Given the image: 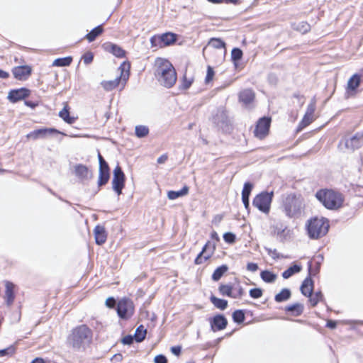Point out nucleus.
Returning <instances> with one entry per match:
<instances>
[{"instance_id": "56", "label": "nucleus", "mask_w": 363, "mask_h": 363, "mask_svg": "<svg viewBox=\"0 0 363 363\" xmlns=\"http://www.w3.org/2000/svg\"><path fill=\"white\" fill-rule=\"evenodd\" d=\"M181 350L182 347L180 346H174L171 347L172 352L177 356L180 354Z\"/></svg>"}, {"instance_id": "10", "label": "nucleus", "mask_w": 363, "mask_h": 363, "mask_svg": "<svg viewBox=\"0 0 363 363\" xmlns=\"http://www.w3.org/2000/svg\"><path fill=\"white\" fill-rule=\"evenodd\" d=\"M271 124V118L269 117L261 118L257 123L254 130L255 136L262 139L268 134Z\"/></svg>"}, {"instance_id": "12", "label": "nucleus", "mask_w": 363, "mask_h": 363, "mask_svg": "<svg viewBox=\"0 0 363 363\" xmlns=\"http://www.w3.org/2000/svg\"><path fill=\"white\" fill-rule=\"evenodd\" d=\"M209 323L211 330L213 332L224 330L228 325V320L226 318L221 314L216 315L214 317L209 320Z\"/></svg>"}, {"instance_id": "46", "label": "nucleus", "mask_w": 363, "mask_h": 363, "mask_svg": "<svg viewBox=\"0 0 363 363\" xmlns=\"http://www.w3.org/2000/svg\"><path fill=\"white\" fill-rule=\"evenodd\" d=\"M242 57V51L240 48H233L231 52V57L234 61L240 60Z\"/></svg>"}, {"instance_id": "20", "label": "nucleus", "mask_w": 363, "mask_h": 363, "mask_svg": "<svg viewBox=\"0 0 363 363\" xmlns=\"http://www.w3.org/2000/svg\"><path fill=\"white\" fill-rule=\"evenodd\" d=\"M306 228L308 235L311 238H318V218L313 217L308 220Z\"/></svg>"}, {"instance_id": "42", "label": "nucleus", "mask_w": 363, "mask_h": 363, "mask_svg": "<svg viewBox=\"0 0 363 363\" xmlns=\"http://www.w3.org/2000/svg\"><path fill=\"white\" fill-rule=\"evenodd\" d=\"M208 45L216 49L225 48V43L219 38H211L208 43Z\"/></svg>"}, {"instance_id": "21", "label": "nucleus", "mask_w": 363, "mask_h": 363, "mask_svg": "<svg viewBox=\"0 0 363 363\" xmlns=\"http://www.w3.org/2000/svg\"><path fill=\"white\" fill-rule=\"evenodd\" d=\"M95 241L97 245L104 244L107 238V234L104 227L101 225H96L94 230Z\"/></svg>"}, {"instance_id": "53", "label": "nucleus", "mask_w": 363, "mask_h": 363, "mask_svg": "<svg viewBox=\"0 0 363 363\" xmlns=\"http://www.w3.org/2000/svg\"><path fill=\"white\" fill-rule=\"evenodd\" d=\"M192 84V79H188L185 76L184 77L182 87L183 89H188Z\"/></svg>"}, {"instance_id": "5", "label": "nucleus", "mask_w": 363, "mask_h": 363, "mask_svg": "<svg viewBox=\"0 0 363 363\" xmlns=\"http://www.w3.org/2000/svg\"><path fill=\"white\" fill-rule=\"evenodd\" d=\"M273 192L262 191L257 194L252 201V205L260 211L268 213L270 210L273 198Z\"/></svg>"}, {"instance_id": "6", "label": "nucleus", "mask_w": 363, "mask_h": 363, "mask_svg": "<svg viewBox=\"0 0 363 363\" xmlns=\"http://www.w3.org/2000/svg\"><path fill=\"white\" fill-rule=\"evenodd\" d=\"M121 69V74L113 80L103 81L101 86L106 91H111L115 89L120 83L121 81L125 82L129 77L130 65L123 62L119 67Z\"/></svg>"}, {"instance_id": "23", "label": "nucleus", "mask_w": 363, "mask_h": 363, "mask_svg": "<svg viewBox=\"0 0 363 363\" xmlns=\"http://www.w3.org/2000/svg\"><path fill=\"white\" fill-rule=\"evenodd\" d=\"M239 99L245 105H249L254 101L255 93L252 89H244L240 93Z\"/></svg>"}, {"instance_id": "26", "label": "nucleus", "mask_w": 363, "mask_h": 363, "mask_svg": "<svg viewBox=\"0 0 363 363\" xmlns=\"http://www.w3.org/2000/svg\"><path fill=\"white\" fill-rule=\"evenodd\" d=\"M161 36L163 47L170 45L177 40V35L172 33H166Z\"/></svg>"}, {"instance_id": "11", "label": "nucleus", "mask_w": 363, "mask_h": 363, "mask_svg": "<svg viewBox=\"0 0 363 363\" xmlns=\"http://www.w3.org/2000/svg\"><path fill=\"white\" fill-rule=\"evenodd\" d=\"M54 133L59 134L61 133L55 128H44L37 129V130H35L29 133L28 134H27L26 137L28 139L37 140L38 138H45L48 136L51 135Z\"/></svg>"}, {"instance_id": "8", "label": "nucleus", "mask_w": 363, "mask_h": 363, "mask_svg": "<svg viewBox=\"0 0 363 363\" xmlns=\"http://www.w3.org/2000/svg\"><path fill=\"white\" fill-rule=\"evenodd\" d=\"M125 174L121 167L118 164L113 169V177L112 179L113 189L120 195L125 185Z\"/></svg>"}, {"instance_id": "7", "label": "nucleus", "mask_w": 363, "mask_h": 363, "mask_svg": "<svg viewBox=\"0 0 363 363\" xmlns=\"http://www.w3.org/2000/svg\"><path fill=\"white\" fill-rule=\"evenodd\" d=\"M117 314L121 318L127 320L134 313V306L133 301L127 298L119 300L116 307Z\"/></svg>"}, {"instance_id": "44", "label": "nucleus", "mask_w": 363, "mask_h": 363, "mask_svg": "<svg viewBox=\"0 0 363 363\" xmlns=\"http://www.w3.org/2000/svg\"><path fill=\"white\" fill-rule=\"evenodd\" d=\"M150 43L152 48H162V36L160 35H154L150 38Z\"/></svg>"}, {"instance_id": "24", "label": "nucleus", "mask_w": 363, "mask_h": 363, "mask_svg": "<svg viewBox=\"0 0 363 363\" xmlns=\"http://www.w3.org/2000/svg\"><path fill=\"white\" fill-rule=\"evenodd\" d=\"M301 291L306 296H311L313 291V281L310 277H307L301 286Z\"/></svg>"}, {"instance_id": "9", "label": "nucleus", "mask_w": 363, "mask_h": 363, "mask_svg": "<svg viewBox=\"0 0 363 363\" xmlns=\"http://www.w3.org/2000/svg\"><path fill=\"white\" fill-rule=\"evenodd\" d=\"M363 145V135L356 134L350 139H345L340 143L339 147L341 150L347 149L354 150Z\"/></svg>"}, {"instance_id": "45", "label": "nucleus", "mask_w": 363, "mask_h": 363, "mask_svg": "<svg viewBox=\"0 0 363 363\" xmlns=\"http://www.w3.org/2000/svg\"><path fill=\"white\" fill-rule=\"evenodd\" d=\"M253 188L252 184L250 182H245L242 191V196L250 197V193Z\"/></svg>"}, {"instance_id": "22", "label": "nucleus", "mask_w": 363, "mask_h": 363, "mask_svg": "<svg viewBox=\"0 0 363 363\" xmlns=\"http://www.w3.org/2000/svg\"><path fill=\"white\" fill-rule=\"evenodd\" d=\"M6 291H5V300L8 306L13 303L15 295L13 292L14 284L10 281H6L5 283Z\"/></svg>"}, {"instance_id": "18", "label": "nucleus", "mask_w": 363, "mask_h": 363, "mask_svg": "<svg viewBox=\"0 0 363 363\" xmlns=\"http://www.w3.org/2000/svg\"><path fill=\"white\" fill-rule=\"evenodd\" d=\"M103 48L106 52L113 54L117 57H125V51L116 44L112 43H106L103 45Z\"/></svg>"}, {"instance_id": "30", "label": "nucleus", "mask_w": 363, "mask_h": 363, "mask_svg": "<svg viewBox=\"0 0 363 363\" xmlns=\"http://www.w3.org/2000/svg\"><path fill=\"white\" fill-rule=\"evenodd\" d=\"M228 267L225 264L218 267L213 272L212 274V279L213 281H218L223 277V275L228 271Z\"/></svg>"}, {"instance_id": "58", "label": "nucleus", "mask_w": 363, "mask_h": 363, "mask_svg": "<svg viewBox=\"0 0 363 363\" xmlns=\"http://www.w3.org/2000/svg\"><path fill=\"white\" fill-rule=\"evenodd\" d=\"M314 111H315V106L314 105H311V106H309L308 107L307 111L306 113V115H308V116H313Z\"/></svg>"}, {"instance_id": "55", "label": "nucleus", "mask_w": 363, "mask_h": 363, "mask_svg": "<svg viewBox=\"0 0 363 363\" xmlns=\"http://www.w3.org/2000/svg\"><path fill=\"white\" fill-rule=\"evenodd\" d=\"M247 269L248 271L255 272L258 269V265L256 263L249 262L247 264Z\"/></svg>"}, {"instance_id": "60", "label": "nucleus", "mask_w": 363, "mask_h": 363, "mask_svg": "<svg viewBox=\"0 0 363 363\" xmlns=\"http://www.w3.org/2000/svg\"><path fill=\"white\" fill-rule=\"evenodd\" d=\"M242 201L245 208H248L250 206L249 197L242 196Z\"/></svg>"}, {"instance_id": "33", "label": "nucleus", "mask_w": 363, "mask_h": 363, "mask_svg": "<svg viewBox=\"0 0 363 363\" xmlns=\"http://www.w3.org/2000/svg\"><path fill=\"white\" fill-rule=\"evenodd\" d=\"M211 303L217 308L220 310H225L228 306V301L224 299L216 298L212 296L211 298Z\"/></svg>"}, {"instance_id": "36", "label": "nucleus", "mask_w": 363, "mask_h": 363, "mask_svg": "<svg viewBox=\"0 0 363 363\" xmlns=\"http://www.w3.org/2000/svg\"><path fill=\"white\" fill-rule=\"evenodd\" d=\"M72 61V58L71 57L57 58L53 61L52 66H55V67L69 66L71 64Z\"/></svg>"}, {"instance_id": "28", "label": "nucleus", "mask_w": 363, "mask_h": 363, "mask_svg": "<svg viewBox=\"0 0 363 363\" xmlns=\"http://www.w3.org/2000/svg\"><path fill=\"white\" fill-rule=\"evenodd\" d=\"M329 220L327 218H322L319 219V237L325 235L329 230Z\"/></svg>"}, {"instance_id": "25", "label": "nucleus", "mask_w": 363, "mask_h": 363, "mask_svg": "<svg viewBox=\"0 0 363 363\" xmlns=\"http://www.w3.org/2000/svg\"><path fill=\"white\" fill-rule=\"evenodd\" d=\"M189 188L187 186H184L179 191H169L167 192V197L170 200H174L179 197L186 196L189 193Z\"/></svg>"}, {"instance_id": "43", "label": "nucleus", "mask_w": 363, "mask_h": 363, "mask_svg": "<svg viewBox=\"0 0 363 363\" xmlns=\"http://www.w3.org/2000/svg\"><path fill=\"white\" fill-rule=\"evenodd\" d=\"M313 121V116L304 115L302 121L300 122L298 126V130H301L303 128L308 125Z\"/></svg>"}, {"instance_id": "1", "label": "nucleus", "mask_w": 363, "mask_h": 363, "mask_svg": "<svg viewBox=\"0 0 363 363\" xmlns=\"http://www.w3.org/2000/svg\"><path fill=\"white\" fill-rule=\"evenodd\" d=\"M155 75L158 82L167 88L172 87L177 81V72L169 61L158 58L155 62Z\"/></svg>"}, {"instance_id": "62", "label": "nucleus", "mask_w": 363, "mask_h": 363, "mask_svg": "<svg viewBox=\"0 0 363 363\" xmlns=\"http://www.w3.org/2000/svg\"><path fill=\"white\" fill-rule=\"evenodd\" d=\"M11 348L1 350H0V356L1 357H4V356H6V355L9 354V351H11Z\"/></svg>"}, {"instance_id": "54", "label": "nucleus", "mask_w": 363, "mask_h": 363, "mask_svg": "<svg viewBox=\"0 0 363 363\" xmlns=\"http://www.w3.org/2000/svg\"><path fill=\"white\" fill-rule=\"evenodd\" d=\"M154 362L155 363H167V359L165 356L159 354L155 357Z\"/></svg>"}, {"instance_id": "38", "label": "nucleus", "mask_w": 363, "mask_h": 363, "mask_svg": "<svg viewBox=\"0 0 363 363\" xmlns=\"http://www.w3.org/2000/svg\"><path fill=\"white\" fill-rule=\"evenodd\" d=\"M135 135L138 138H144L149 133V128L145 125H136L135 128Z\"/></svg>"}, {"instance_id": "63", "label": "nucleus", "mask_w": 363, "mask_h": 363, "mask_svg": "<svg viewBox=\"0 0 363 363\" xmlns=\"http://www.w3.org/2000/svg\"><path fill=\"white\" fill-rule=\"evenodd\" d=\"M327 326L330 328H335L336 327V322L333 320H329L327 323Z\"/></svg>"}, {"instance_id": "3", "label": "nucleus", "mask_w": 363, "mask_h": 363, "mask_svg": "<svg viewBox=\"0 0 363 363\" xmlns=\"http://www.w3.org/2000/svg\"><path fill=\"white\" fill-rule=\"evenodd\" d=\"M92 339V332L86 325L73 328L67 337V344L75 350H84Z\"/></svg>"}, {"instance_id": "47", "label": "nucleus", "mask_w": 363, "mask_h": 363, "mask_svg": "<svg viewBox=\"0 0 363 363\" xmlns=\"http://www.w3.org/2000/svg\"><path fill=\"white\" fill-rule=\"evenodd\" d=\"M250 296L253 298H259L262 297L263 292L260 288L252 289L249 291Z\"/></svg>"}, {"instance_id": "40", "label": "nucleus", "mask_w": 363, "mask_h": 363, "mask_svg": "<svg viewBox=\"0 0 363 363\" xmlns=\"http://www.w3.org/2000/svg\"><path fill=\"white\" fill-rule=\"evenodd\" d=\"M264 250L267 252V254L274 259L287 258V256L279 254L276 249H272L270 247H264Z\"/></svg>"}, {"instance_id": "35", "label": "nucleus", "mask_w": 363, "mask_h": 363, "mask_svg": "<svg viewBox=\"0 0 363 363\" xmlns=\"http://www.w3.org/2000/svg\"><path fill=\"white\" fill-rule=\"evenodd\" d=\"M262 279L267 283H273L277 279V274L268 271H262L260 274Z\"/></svg>"}, {"instance_id": "27", "label": "nucleus", "mask_w": 363, "mask_h": 363, "mask_svg": "<svg viewBox=\"0 0 363 363\" xmlns=\"http://www.w3.org/2000/svg\"><path fill=\"white\" fill-rule=\"evenodd\" d=\"M301 270V266L298 264H294L293 266L289 267L286 270H285L282 273V277L284 279H289L294 274L298 273Z\"/></svg>"}, {"instance_id": "52", "label": "nucleus", "mask_w": 363, "mask_h": 363, "mask_svg": "<svg viewBox=\"0 0 363 363\" xmlns=\"http://www.w3.org/2000/svg\"><path fill=\"white\" fill-rule=\"evenodd\" d=\"M134 338V336L129 335L125 336L121 341L123 345H130L133 342Z\"/></svg>"}, {"instance_id": "57", "label": "nucleus", "mask_w": 363, "mask_h": 363, "mask_svg": "<svg viewBox=\"0 0 363 363\" xmlns=\"http://www.w3.org/2000/svg\"><path fill=\"white\" fill-rule=\"evenodd\" d=\"M168 159V156L167 154H163L160 157L157 158V163L158 164H164Z\"/></svg>"}, {"instance_id": "59", "label": "nucleus", "mask_w": 363, "mask_h": 363, "mask_svg": "<svg viewBox=\"0 0 363 363\" xmlns=\"http://www.w3.org/2000/svg\"><path fill=\"white\" fill-rule=\"evenodd\" d=\"M9 76H10V74L8 72H6V71L0 69V78L1 79H7L9 77Z\"/></svg>"}, {"instance_id": "39", "label": "nucleus", "mask_w": 363, "mask_h": 363, "mask_svg": "<svg viewBox=\"0 0 363 363\" xmlns=\"http://www.w3.org/2000/svg\"><path fill=\"white\" fill-rule=\"evenodd\" d=\"M286 311L298 315L303 312V306L300 303H294L293 305L288 306L286 308Z\"/></svg>"}, {"instance_id": "50", "label": "nucleus", "mask_w": 363, "mask_h": 363, "mask_svg": "<svg viewBox=\"0 0 363 363\" xmlns=\"http://www.w3.org/2000/svg\"><path fill=\"white\" fill-rule=\"evenodd\" d=\"M93 58H94V55H93L92 52H86L82 56L83 62L86 65L90 64L93 61Z\"/></svg>"}, {"instance_id": "49", "label": "nucleus", "mask_w": 363, "mask_h": 363, "mask_svg": "<svg viewBox=\"0 0 363 363\" xmlns=\"http://www.w3.org/2000/svg\"><path fill=\"white\" fill-rule=\"evenodd\" d=\"M214 71L212 67L208 66L207 67V73L206 77V82L209 83L211 81H212L213 76H214Z\"/></svg>"}, {"instance_id": "31", "label": "nucleus", "mask_w": 363, "mask_h": 363, "mask_svg": "<svg viewBox=\"0 0 363 363\" xmlns=\"http://www.w3.org/2000/svg\"><path fill=\"white\" fill-rule=\"evenodd\" d=\"M59 116L62 118L65 122L69 124H72L75 118L69 116V112L67 105H66L59 113Z\"/></svg>"}, {"instance_id": "13", "label": "nucleus", "mask_w": 363, "mask_h": 363, "mask_svg": "<svg viewBox=\"0 0 363 363\" xmlns=\"http://www.w3.org/2000/svg\"><path fill=\"white\" fill-rule=\"evenodd\" d=\"M30 92V90L26 88L12 89L9 92L7 98L11 102L16 103L28 97Z\"/></svg>"}, {"instance_id": "2", "label": "nucleus", "mask_w": 363, "mask_h": 363, "mask_svg": "<svg viewBox=\"0 0 363 363\" xmlns=\"http://www.w3.org/2000/svg\"><path fill=\"white\" fill-rule=\"evenodd\" d=\"M280 208L287 218H298L305 208L304 200L301 195L289 194L283 196Z\"/></svg>"}, {"instance_id": "64", "label": "nucleus", "mask_w": 363, "mask_h": 363, "mask_svg": "<svg viewBox=\"0 0 363 363\" xmlns=\"http://www.w3.org/2000/svg\"><path fill=\"white\" fill-rule=\"evenodd\" d=\"M31 363H45L43 359L41 358H35L32 361Z\"/></svg>"}, {"instance_id": "61", "label": "nucleus", "mask_w": 363, "mask_h": 363, "mask_svg": "<svg viewBox=\"0 0 363 363\" xmlns=\"http://www.w3.org/2000/svg\"><path fill=\"white\" fill-rule=\"evenodd\" d=\"M98 159H99V165H103L104 164H107V162H106V160L104 159V157H102V155L100 154V152L98 153Z\"/></svg>"}, {"instance_id": "29", "label": "nucleus", "mask_w": 363, "mask_h": 363, "mask_svg": "<svg viewBox=\"0 0 363 363\" xmlns=\"http://www.w3.org/2000/svg\"><path fill=\"white\" fill-rule=\"evenodd\" d=\"M103 30H104L102 26H98L92 29L88 34H86V38L89 40V42H93L96 38V37L102 33Z\"/></svg>"}, {"instance_id": "34", "label": "nucleus", "mask_w": 363, "mask_h": 363, "mask_svg": "<svg viewBox=\"0 0 363 363\" xmlns=\"http://www.w3.org/2000/svg\"><path fill=\"white\" fill-rule=\"evenodd\" d=\"M147 333V330L144 328L143 325H140L138 326L135 330L134 337L136 342H140L145 338V335Z\"/></svg>"}, {"instance_id": "16", "label": "nucleus", "mask_w": 363, "mask_h": 363, "mask_svg": "<svg viewBox=\"0 0 363 363\" xmlns=\"http://www.w3.org/2000/svg\"><path fill=\"white\" fill-rule=\"evenodd\" d=\"M110 178V169L107 164L99 165L98 186H102L106 184Z\"/></svg>"}, {"instance_id": "19", "label": "nucleus", "mask_w": 363, "mask_h": 363, "mask_svg": "<svg viewBox=\"0 0 363 363\" xmlns=\"http://www.w3.org/2000/svg\"><path fill=\"white\" fill-rule=\"evenodd\" d=\"M360 83L359 75L354 74L347 82V97L353 95L355 93L356 89L359 86Z\"/></svg>"}, {"instance_id": "14", "label": "nucleus", "mask_w": 363, "mask_h": 363, "mask_svg": "<svg viewBox=\"0 0 363 363\" xmlns=\"http://www.w3.org/2000/svg\"><path fill=\"white\" fill-rule=\"evenodd\" d=\"M31 67L28 65L17 66L13 68L12 73L18 80H26L31 74Z\"/></svg>"}, {"instance_id": "37", "label": "nucleus", "mask_w": 363, "mask_h": 363, "mask_svg": "<svg viewBox=\"0 0 363 363\" xmlns=\"http://www.w3.org/2000/svg\"><path fill=\"white\" fill-rule=\"evenodd\" d=\"M233 287L227 284H221L219 286V291L223 296H227L234 298H238L235 295L232 293Z\"/></svg>"}, {"instance_id": "4", "label": "nucleus", "mask_w": 363, "mask_h": 363, "mask_svg": "<svg viewBox=\"0 0 363 363\" xmlns=\"http://www.w3.org/2000/svg\"><path fill=\"white\" fill-rule=\"evenodd\" d=\"M319 201L328 209H337L342 206L344 199L340 193L325 189L319 191Z\"/></svg>"}, {"instance_id": "15", "label": "nucleus", "mask_w": 363, "mask_h": 363, "mask_svg": "<svg viewBox=\"0 0 363 363\" xmlns=\"http://www.w3.org/2000/svg\"><path fill=\"white\" fill-rule=\"evenodd\" d=\"M210 242H208L203 247L202 251L197 255L194 260L196 264H201L208 259L213 253L214 248L210 249Z\"/></svg>"}, {"instance_id": "41", "label": "nucleus", "mask_w": 363, "mask_h": 363, "mask_svg": "<svg viewBox=\"0 0 363 363\" xmlns=\"http://www.w3.org/2000/svg\"><path fill=\"white\" fill-rule=\"evenodd\" d=\"M233 321L237 323H242L245 320V313L242 310H236L233 313Z\"/></svg>"}, {"instance_id": "48", "label": "nucleus", "mask_w": 363, "mask_h": 363, "mask_svg": "<svg viewBox=\"0 0 363 363\" xmlns=\"http://www.w3.org/2000/svg\"><path fill=\"white\" fill-rule=\"evenodd\" d=\"M223 239L226 242L232 244L235 242L236 237L233 233H225L223 235Z\"/></svg>"}, {"instance_id": "17", "label": "nucleus", "mask_w": 363, "mask_h": 363, "mask_svg": "<svg viewBox=\"0 0 363 363\" xmlns=\"http://www.w3.org/2000/svg\"><path fill=\"white\" fill-rule=\"evenodd\" d=\"M74 173L77 177L82 180H89L93 177L91 171L84 164H77L74 166Z\"/></svg>"}, {"instance_id": "32", "label": "nucleus", "mask_w": 363, "mask_h": 363, "mask_svg": "<svg viewBox=\"0 0 363 363\" xmlns=\"http://www.w3.org/2000/svg\"><path fill=\"white\" fill-rule=\"evenodd\" d=\"M291 297V291L288 289H283L279 294H277L275 297L274 300L277 302H283L285 301Z\"/></svg>"}, {"instance_id": "51", "label": "nucleus", "mask_w": 363, "mask_h": 363, "mask_svg": "<svg viewBox=\"0 0 363 363\" xmlns=\"http://www.w3.org/2000/svg\"><path fill=\"white\" fill-rule=\"evenodd\" d=\"M105 304L108 308H113L116 305V301L113 297H108L106 300Z\"/></svg>"}]
</instances>
